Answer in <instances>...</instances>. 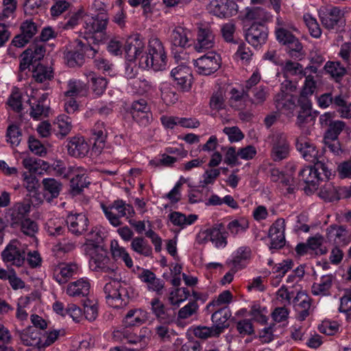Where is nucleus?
Masks as SVG:
<instances>
[{"mask_svg":"<svg viewBox=\"0 0 351 351\" xmlns=\"http://www.w3.org/2000/svg\"><path fill=\"white\" fill-rule=\"evenodd\" d=\"M107 278L110 280L104 287L107 303L114 308L125 306L128 299L134 296L132 286L125 281L120 280L119 274H117L114 278Z\"/></svg>","mask_w":351,"mask_h":351,"instance_id":"f257e3e1","label":"nucleus"},{"mask_svg":"<svg viewBox=\"0 0 351 351\" xmlns=\"http://www.w3.org/2000/svg\"><path fill=\"white\" fill-rule=\"evenodd\" d=\"M138 63L145 69H152L158 71L166 69V52L162 42L158 38L152 37L149 39L148 53L141 56Z\"/></svg>","mask_w":351,"mask_h":351,"instance_id":"f03ea898","label":"nucleus"},{"mask_svg":"<svg viewBox=\"0 0 351 351\" xmlns=\"http://www.w3.org/2000/svg\"><path fill=\"white\" fill-rule=\"evenodd\" d=\"M108 19V14L103 12L95 16H87L84 19L83 25L86 34L84 36V42L90 43L92 40L95 44V40L98 43L104 40L105 37L103 33L106 30Z\"/></svg>","mask_w":351,"mask_h":351,"instance_id":"7ed1b4c3","label":"nucleus"},{"mask_svg":"<svg viewBox=\"0 0 351 351\" xmlns=\"http://www.w3.org/2000/svg\"><path fill=\"white\" fill-rule=\"evenodd\" d=\"M75 47L73 50L64 53V59L69 67L81 66L84 63V57L94 58L98 51L97 46L91 45L90 42H84L80 39L75 40Z\"/></svg>","mask_w":351,"mask_h":351,"instance_id":"20e7f679","label":"nucleus"},{"mask_svg":"<svg viewBox=\"0 0 351 351\" xmlns=\"http://www.w3.org/2000/svg\"><path fill=\"white\" fill-rule=\"evenodd\" d=\"M105 217L114 227L121 224V217H130L134 214L133 207L122 199H117L109 205L101 204Z\"/></svg>","mask_w":351,"mask_h":351,"instance_id":"39448f33","label":"nucleus"},{"mask_svg":"<svg viewBox=\"0 0 351 351\" xmlns=\"http://www.w3.org/2000/svg\"><path fill=\"white\" fill-rule=\"evenodd\" d=\"M3 261L8 265L22 267L25 261L26 252L24 245L16 239H13L1 252Z\"/></svg>","mask_w":351,"mask_h":351,"instance_id":"423d86ee","label":"nucleus"},{"mask_svg":"<svg viewBox=\"0 0 351 351\" xmlns=\"http://www.w3.org/2000/svg\"><path fill=\"white\" fill-rule=\"evenodd\" d=\"M291 152V143L287 134L279 132L274 134L271 141V159L275 162L287 160Z\"/></svg>","mask_w":351,"mask_h":351,"instance_id":"0eeeda50","label":"nucleus"},{"mask_svg":"<svg viewBox=\"0 0 351 351\" xmlns=\"http://www.w3.org/2000/svg\"><path fill=\"white\" fill-rule=\"evenodd\" d=\"M197 72L203 75H210L220 67L219 56L215 51H209L201 57L193 60Z\"/></svg>","mask_w":351,"mask_h":351,"instance_id":"6e6552de","label":"nucleus"},{"mask_svg":"<svg viewBox=\"0 0 351 351\" xmlns=\"http://www.w3.org/2000/svg\"><path fill=\"white\" fill-rule=\"evenodd\" d=\"M79 270L80 266L75 262L59 263L52 267L53 278L58 284L63 285L77 275Z\"/></svg>","mask_w":351,"mask_h":351,"instance_id":"1a4fd4ad","label":"nucleus"},{"mask_svg":"<svg viewBox=\"0 0 351 351\" xmlns=\"http://www.w3.org/2000/svg\"><path fill=\"white\" fill-rule=\"evenodd\" d=\"M198 243L210 241L217 248H224L227 242V233L221 231L218 227H213L201 231L196 237Z\"/></svg>","mask_w":351,"mask_h":351,"instance_id":"9d476101","label":"nucleus"},{"mask_svg":"<svg viewBox=\"0 0 351 351\" xmlns=\"http://www.w3.org/2000/svg\"><path fill=\"white\" fill-rule=\"evenodd\" d=\"M89 264L93 271L105 274V278H114L118 274L117 267L106 256L97 254L90 259Z\"/></svg>","mask_w":351,"mask_h":351,"instance_id":"9b49d317","label":"nucleus"},{"mask_svg":"<svg viewBox=\"0 0 351 351\" xmlns=\"http://www.w3.org/2000/svg\"><path fill=\"white\" fill-rule=\"evenodd\" d=\"M133 119L140 125H149L152 119V114L147 103L144 99L134 101L130 108Z\"/></svg>","mask_w":351,"mask_h":351,"instance_id":"f8f14e48","label":"nucleus"},{"mask_svg":"<svg viewBox=\"0 0 351 351\" xmlns=\"http://www.w3.org/2000/svg\"><path fill=\"white\" fill-rule=\"evenodd\" d=\"M112 339L114 342L130 344L141 343L143 337L136 335L132 328L123 322V324L114 328L112 333Z\"/></svg>","mask_w":351,"mask_h":351,"instance_id":"ddd939ff","label":"nucleus"},{"mask_svg":"<svg viewBox=\"0 0 351 351\" xmlns=\"http://www.w3.org/2000/svg\"><path fill=\"white\" fill-rule=\"evenodd\" d=\"M343 16V12L338 7L324 8L319 11L321 23L328 29H335L340 23Z\"/></svg>","mask_w":351,"mask_h":351,"instance_id":"4468645a","label":"nucleus"},{"mask_svg":"<svg viewBox=\"0 0 351 351\" xmlns=\"http://www.w3.org/2000/svg\"><path fill=\"white\" fill-rule=\"evenodd\" d=\"M237 4L232 0H215L210 4V12L219 18H228L237 13Z\"/></svg>","mask_w":351,"mask_h":351,"instance_id":"2eb2a0df","label":"nucleus"},{"mask_svg":"<svg viewBox=\"0 0 351 351\" xmlns=\"http://www.w3.org/2000/svg\"><path fill=\"white\" fill-rule=\"evenodd\" d=\"M65 222L69 231L76 236L83 234L87 230L89 224L88 217L83 213L69 214Z\"/></svg>","mask_w":351,"mask_h":351,"instance_id":"dca6fc26","label":"nucleus"},{"mask_svg":"<svg viewBox=\"0 0 351 351\" xmlns=\"http://www.w3.org/2000/svg\"><path fill=\"white\" fill-rule=\"evenodd\" d=\"M268 32L265 26L261 23H254L245 34V40L254 47H258L264 44L267 38Z\"/></svg>","mask_w":351,"mask_h":351,"instance_id":"f3484780","label":"nucleus"},{"mask_svg":"<svg viewBox=\"0 0 351 351\" xmlns=\"http://www.w3.org/2000/svg\"><path fill=\"white\" fill-rule=\"evenodd\" d=\"M285 221L283 219H278L269 230V237L271 239L270 248L278 249L284 246Z\"/></svg>","mask_w":351,"mask_h":351,"instance_id":"a211bd4d","label":"nucleus"},{"mask_svg":"<svg viewBox=\"0 0 351 351\" xmlns=\"http://www.w3.org/2000/svg\"><path fill=\"white\" fill-rule=\"evenodd\" d=\"M215 45V35L210 27L201 26L198 28V32L195 43V49L198 52L212 49Z\"/></svg>","mask_w":351,"mask_h":351,"instance_id":"6ab92c4d","label":"nucleus"},{"mask_svg":"<svg viewBox=\"0 0 351 351\" xmlns=\"http://www.w3.org/2000/svg\"><path fill=\"white\" fill-rule=\"evenodd\" d=\"M145 47L144 42L140 38L139 35L136 34L130 36L125 45V53L126 59L130 61H134L141 58Z\"/></svg>","mask_w":351,"mask_h":351,"instance_id":"aec40b11","label":"nucleus"},{"mask_svg":"<svg viewBox=\"0 0 351 351\" xmlns=\"http://www.w3.org/2000/svg\"><path fill=\"white\" fill-rule=\"evenodd\" d=\"M311 302L312 299L304 292L300 291L297 293L293 303L298 320L303 321L310 315Z\"/></svg>","mask_w":351,"mask_h":351,"instance_id":"412c9836","label":"nucleus"},{"mask_svg":"<svg viewBox=\"0 0 351 351\" xmlns=\"http://www.w3.org/2000/svg\"><path fill=\"white\" fill-rule=\"evenodd\" d=\"M251 257V250L246 246L239 247L232 255V258L227 261V264L232 267V271L237 272L245 267Z\"/></svg>","mask_w":351,"mask_h":351,"instance_id":"4be33fe9","label":"nucleus"},{"mask_svg":"<svg viewBox=\"0 0 351 351\" xmlns=\"http://www.w3.org/2000/svg\"><path fill=\"white\" fill-rule=\"evenodd\" d=\"M15 335L23 345L40 349V332L34 327L28 326L23 330H16Z\"/></svg>","mask_w":351,"mask_h":351,"instance_id":"5701e85b","label":"nucleus"},{"mask_svg":"<svg viewBox=\"0 0 351 351\" xmlns=\"http://www.w3.org/2000/svg\"><path fill=\"white\" fill-rule=\"evenodd\" d=\"M71 187L73 193L79 194L82 190L88 187L90 181L88 180L87 171L81 167L73 166L71 169Z\"/></svg>","mask_w":351,"mask_h":351,"instance_id":"b1692460","label":"nucleus"},{"mask_svg":"<svg viewBox=\"0 0 351 351\" xmlns=\"http://www.w3.org/2000/svg\"><path fill=\"white\" fill-rule=\"evenodd\" d=\"M296 148L304 159L311 162H314L322 156V154H319L316 147L311 142L306 141L303 136H300L297 139Z\"/></svg>","mask_w":351,"mask_h":351,"instance_id":"393cba45","label":"nucleus"},{"mask_svg":"<svg viewBox=\"0 0 351 351\" xmlns=\"http://www.w3.org/2000/svg\"><path fill=\"white\" fill-rule=\"evenodd\" d=\"M171 75L183 90L190 89L193 77L189 66L179 65L171 70Z\"/></svg>","mask_w":351,"mask_h":351,"instance_id":"a878e982","label":"nucleus"},{"mask_svg":"<svg viewBox=\"0 0 351 351\" xmlns=\"http://www.w3.org/2000/svg\"><path fill=\"white\" fill-rule=\"evenodd\" d=\"M232 316L230 308L227 306L216 310L211 316L213 326L221 334L224 329L229 327V319Z\"/></svg>","mask_w":351,"mask_h":351,"instance_id":"bb28decb","label":"nucleus"},{"mask_svg":"<svg viewBox=\"0 0 351 351\" xmlns=\"http://www.w3.org/2000/svg\"><path fill=\"white\" fill-rule=\"evenodd\" d=\"M54 77V69L51 66L38 64L32 71V77L37 83H44L45 89L49 88V82Z\"/></svg>","mask_w":351,"mask_h":351,"instance_id":"cd10ccee","label":"nucleus"},{"mask_svg":"<svg viewBox=\"0 0 351 351\" xmlns=\"http://www.w3.org/2000/svg\"><path fill=\"white\" fill-rule=\"evenodd\" d=\"M66 147L69 155L76 158L85 156L89 150L88 143L82 136H75L71 138Z\"/></svg>","mask_w":351,"mask_h":351,"instance_id":"c85d7f7f","label":"nucleus"},{"mask_svg":"<svg viewBox=\"0 0 351 351\" xmlns=\"http://www.w3.org/2000/svg\"><path fill=\"white\" fill-rule=\"evenodd\" d=\"M327 235L329 240L339 245L345 246L351 241L348 230L341 226H330L327 228Z\"/></svg>","mask_w":351,"mask_h":351,"instance_id":"c756f323","label":"nucleus"},{"mask_svg":"<svg viewBox=\"0 0 351 351\" xmlns=\"http://www.w3.org/2000/svg\"><path fill=\"white\" fill-rule=\"evenodd\" d=\"M90 288V283L87 278H82L69 283L66 288V293L71 297H86Z\"/></svg>","mask_w":351,"mask_h":351,"instance_id":"7c9ffc66","label":"nucleus"},{"mask_svg":"<svg viewBox=\"0 0 351 351\" xmlns=\"http://www.w3.org/2000/svg\"><path fill=\"white\" fill-rule=\"evenodd\" d=\"M274 103L278 110L287 114L292 113L295 107L292 95L283 90L275 95Z\"/></svg>","mask_w":351,"mask_h":351,"instance_id":"2f4dec72","label":"nucleus"},{"mask_svg":"<svg viewBox=\"0 0 351 351\" xmlns=\"http://www.w3.org/2000/svg\"><path fill=\"white\" fill-rule=\"evenodd\" d=\"M156 84L145 78L134 80L128 84V90L132 93L144 95L150 94L156 90Z\"/></svg>","mask_w":351,"mask_h":351,"instance_id":"473e14b6","label":"nucleus"},{"mask_svg":"<svg viewBox=\"0 0 351 351\" xmlns=\"http://www.w3.org/2000/svg\"><path fill=\"white\" fill-rule=\"evenodd\" d=\"M88 92V87L84 82L73 78L67 82L64 96L66 97H85Z\"/></svg>","mask_w":351,"mask_h":351,"instance_id":"72a5a7b5","label":"nucleus"},{"mask_svg":"<svg viewBox=\"0 0 351 351\" xmlns=\"http://www.w3.org/2000/svg\"><path fill=\"white\" fill-rule=\"evenodd\" d=\"M152 313L156 319L162 323L170 324L173 322V317L165 304L158 298H154L150 302Z\"/></svg>","mask_w":351,"mask_h":351,"instance_id":"f704fd0d","label":"nucleus"},{"mask_svg":"<svg viewBox=\"0 0 351 351\" xmlns=\"http://www.w3.org/2000/svg\"><path fill=\"white\" fill-rule=\"evenodd\" d=\"M168 218L173 226L184 229L193 224L197 220L198 216L195 214L186 215L178 211H173L168 215Z\"/></svg>","mask_w":351,"mask_h":351,"instance_id":"c9c22d12","label":"nucleus"},{"mask_svg":"<svg viewBox=\"0 0 351 351\" xmlns=\"http://www.w3.org/2000/svg\"><path fill=\"white\" fill-rule=\"evenodd\" d=\"M191 35V32L189 29L178 26L171 32L170 41L174 46L186 47L189 45V36Z\"/></svg>","mask_w":351,"mask_h":351,"instance_id":"e433bc0d","label":"nucleus"},{"mask_svg":"<svg viewBox=\"0 0 351 351\" xmlns=\"http://www.w3.org/2000/svg\"><path fill=\"white\" fill-rule=\"evenodd\" d=\"M84 75L89 82L93 92L97 95H101L107 87V81L105 77L97 76L93 71H86Z\"/></svg>","mask_w":351,"mask_h":351,"instance_id":"4c0bfd02","label":"nucleus"},{"mask_svg":"<svg viewBox=\"0 0 351 351\" xmlns=\"http://www.w3.org/2000/svg\"><path fill=\"white\" fill-rule=\"evenodd\" d=\"M138 276L142 282L147 283V288L150 291L160 292L164 287L162 281L157 278L156 275L149 269H143Z\"/></svg>","mask_w":351,"mask_h":351,"instance_id":"58836bf2","label":"nucleus"},{"mask_svg":"<svg viewBox=\"0 0 351 351\" xmlns=\"http://www.w3.org/2000/svg\"><path fill=\"white\" fill-rule=\"evenodd\" d=\"M160 90L161 99L167 105L173 104L179 99L176 88L167 82L160 84Z\"/></svg>","mask_w":351,"mask_h":351,"instance_id":"ea45409f","label":"nucleus"},{"mask_svg":"<svg viewBox=\"0 0 351 351\" xmlns=\"http://www.w3.org/2000/svg\"><path fill=\"white\" fill-rule=\"evenodd\" d=\"M334 276L332 274L324 275L317 282L312 285V293L315 295H326L332 287Z\"/></svg>","mask_w":351,"mask_h":351,"instance_id":"a19ab883","label":"nucleus"},{"mask_svg":"<svg viewBox=\"0 0 351 351\" xmlns=\"http://www.w3.org/2000/svg\"><path fill=\"white\" fill-rule=\"evenodd\" d=\"M245 18L249 21H257L258 23H261V22L270 20L271 14L261 7L247 8Z\"/></svg>","mask_w":351,"mask_h":351,"instance_id":"79ce46f5","label":"nucleus"},{"mask_svg":"<svg viewBox=\"0 0 351 351\" xmlns=\"http://www.w3.org/2000/svg\"><path fill=\"white\" fill-rule=\"evenodd\" d=\"M190 291L188 288H176L170 291L168 300L171 305L179 306L180 304L188 299Z\"/></svg>","mask_w":351,"mask_h":351,"instance_id":"37998d69","label":"nucleus"},{"mask_svg":"<svg viewBox=\"0 0 351 351\" xmlns=\"http://www.w3.org/2000/svg\"><path fill=\"white\" fill-rule=\"evenodd\" d=\"M131 249L138 254L149 256L152 254V248L143 237H137L132 240Z\"/></svg>","mask_w":351,"mask_h":351,"instance_id":"c03bdc74","label":"nucleus"},{"mask_svg":"<svg viewBox=\"0 0 351 351\" xmlns=\"http://www.w3.org/2000/svg\"><path fill=\"white\" fill-rule=\"evenodd\" d=\"M299 103L301 104V110L297 117L296 124L298 127L302 128L311 119V104L307 99H300Z\"/></svg>","mask_w":351,"mask_h":351,"instance_id":"a18cd8bd","label":"nucleus"},{"mask_svg":"<svg viewBox=\"0 0 351 351\" xmlns=\"http://www.w3.org/2000/svg\"><path fill=\"white\" fill-rule=\"evenodd\" d=\"M23 167L29 171V173L41 174L42 170L45 168L44 160L32 157H25L23 159Z\"/></svg>","mask_w":351,"mask_h":351,"instance_id":"49530a36","label":"nucleus"},{"mask_svg":"<svg viewBox=\"0 0 351 351\" xmlns=\"http://www.w3.org/2000/svg\"><path fill=\"white\" fill-rule=\"evenodd\" d=\"M250 93L252 95L251 97H249L250 101L255 106L263 105L269 95V88L265 86L255 87Z\"/></svg>","mask_w":351,"mask_h":351,"instance_id":"de8ad7c7","label":"nucleus"},{"mask_svg":"<svg viewBox=\"0 0 351 351\" xmlns=\"http://www.w3.org/2000/svg\"><path fill=\"white\" fill-rule=\"evenodd\" d=\"M303 20L311 36L315 38H319L322 35V29L317 19L311 14L306 13L304 14Z\"/></svg>","mask_w":351,"mask_h":351,"instance_id":"09e8293b","label":"nucleus"},{"mask_svg":"<svg viewBox=\"0 0 351 351\" xmlns=\"http://www.w3.org/2000/svg\"><path fill=\"white\" fill-rule=\"evenodd\" d=\"M347 68L346 64L341 65L339 62H328L324 66L326 72L337 80L345 75Z\"/></svg>","mask_w":351,"mask_h":351,"instance_id":"8fccbe9b","label":"nucleus"},{"mask_svg":"<svg viewBox=\"0 0 351 351\" xmlns=\"http://www.w3.org/2000/svg\"><path fill=\"white\" fill-rule=\"evenodd\" d=\"M45 228L50 236L58 237L63 234L65 230L64 222L60 219H51L47 221Z\"/></svg>","mask_w":351,"mask_h":351,"instance_id":"3c124183","label":"nucleus"},{"mask_svg":"<svg viewBox=\"0 0 351 351\" xmlns=\"http://www.w3.org/2000/svg\"><path fill=\"white\" fill-rule=\"evenodd\" d=\"M293 267V262L291 259L282 261L281 263L276 264L272 268V273L278 282Z\"/></svg>","mask_w":351,"mask_h":351,"instance_id":"603ef678","label":"nucleus"},{"mask_svg":"<svg viewBox=\"0 0 351 351\" xmlns=\"http://www.w3.org/2000/svg\"><path fill=\"white\" fill-rule=\"evenodd\" d=\"M44 190L49 193L52 198L57 197L62 189V184L54 178H48L43 180Z\"/></svg>","mask_w":351,"mask_h":351,"instance_id":"864d4df0","label":"nucleus"},{"mask_svg":"<svg viewBox=\"0 0 351 351\" xmlns=\"http://www.w3.org/2000/svg\"><path fill=\"white\" fill-rule=\"evenodd\" d=\"M346 127V123L340 120H335L326 130L325 138L335 141Z\"/></svg>","mask_w":351,"mask_h":351,"instance_id":"5fc2aeb1","label":"nucleus"},{"mask_svg":"<svg viewBox=\"0 0 351 351\" xmlns=\"http://www.w3.org/2000/svg\"><path fill=\"white\" fill-rule=\"evenodd\" d=\"M335 106L342 118H351V103H348L341 95L335 97Z\"/></svg>","mask_w":351,"mask_h":351,"instance_id":"6e6d98bb","label":"nucleus"},{"mask_svg":"<svg viewBox=\"0 0 351 351\" xmlns=\"http://www.w3.org/2000/svg\"><path fill=\"white\" fill-rule=\"evenodd\" d=\"M316 173L314 166H307L300 171L299 176L305 183L314 186L320 180Z\"/></svg>","mask_w":351,"mask_h":351,"instance_id":"4d7b16f0","label":"nucleus"},{"mask_svg":"<svg viewBox=\"0 0 351 351\" xmlns=\"http://www.w3.org/2000/svg\"><path fill=\"white\" fill-rule=\"evenodd\" d=\"M313 163L316 174L318 176L317 178L320 180H328L331 176V171L328 164L324 162V157L322 156V158H319V160H317Z\"/></svg>","mask_w":351,"mask_h":351,"instance_id":"13d9d810","label":"nucleus"},{"mask_svg":"<svg viewBox=\"0 0 351 351\" xmlns=\"http://www.w3.org/2000/svg\"><path fill=\"white\" fill-rule=\"evenodd\" d=\"M319 196L328 202L339 199L337 189L330 182L325 184L320 188Z\"/></svg>","mask_w":351,"mask_h":351,"instance_id":"bf43d9fd","label":"nucleus"},{"mask_svg":"<svg viewBox=\"0 0 351 351\" xmlns=\"http://www.w3.org/2000/svg\"><path fill=\"white\" fill-rule=\"evenodd\" d=\"M56 125L58 129L57 134L62 138L66 136L72 128L71 119L64 114L60 115L58 117Z\"/></svg>","mask_w":351,"mask_h":351,"instance_id":"052dcab7","label":"nucleus"},{"mask_svg":"<svg viewBox=\"0 0 351 351\" xmlns=\"http://www.w3.org/2000/svg\"><path fill=\"white\" fill-rule=\"evenodd\" d=\"M248 228V221L243 218L232 220L228 224V229L233 236L244 232Z\"/></svg>","mask_w":351,"mask_h":351,"instance_id":"680f3d73","label":"nucleus"},{"mask_svg":"<svg viewBox=\"0 0 351 351\" xmlns=\"http://www.w3.org/2000/svg\"><path fill=\"white\" fill-rule=\"evenodd\" d=\"M84 315L88 321H94L98 315L96 302L86 298L83 301Z\"/></svg>","mask_w":351,"mask_h":351,"instance_id":"e2e57ef3","label":"nucleus"},{"mask_svg":"<svg viewBox=\"0 0 351 351\" xmlns=\"http://www.w3.org/2000/svg\"><path fill=\"white\" fill-rule=\"evenodd\" d=\"M199 309V305L196 301L189 302L182 307L178 313V317L180 319H186L196 315Z\"/></svg>","mask_w":351,"mask_h":351,"instance_id":"0e129e2a","label":"nucleus"},{"mask_svg":"<svg viewBox=\"0 0 351 351\" xmlns=\"http://www.w3.org/2000/svg\"><path fill=\"white\" fill-rule=\"evenodd\" d=\"M21 132L18 125L11 124L8 127L6 132L7 141L12 146H17L21 140Z\"/></svg>","mask_w":351,"mask_h":351,"instance_id":"69168bd1","label":"nucleus"},{"mask_svg":"<svg viewBox=\"0 0 351 351\" xmlns=\"http://www.w3.org/2000/svg\"><path fill=\"white\" fill-rule=\"evenodd\" d=\"M65 334L64 330H53L47 332L43 336L44 339L40 338V349L47 348L53 344L59 337L64 336Z\"/></svg>","mask_w":351,"mask_h":351,"instance_id":"338daca9","label":"nucleus"},{"mask_svg":"<svg viewBox=\"0 0 351 351\" xmlns=\"http://www.w3.org/2000/svg\"><path fill=\"white\" fill-rule=\"evenodd\" d=\"M7 104L12 110L20 112L23 110L21 93L17 90H13L8 99Z\"/></svg>","mask_w":351,"mask_h":351,"instance_id":"774afa93","label":"nucleus"}]
</instances>
